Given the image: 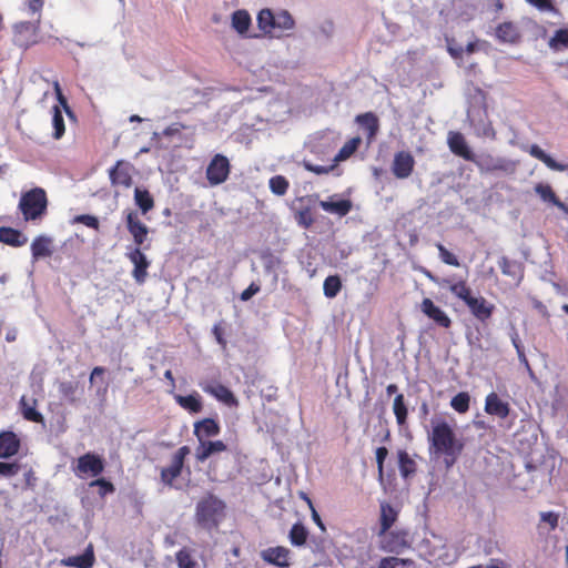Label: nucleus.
<instances>
[{
  "label": "nucleus",
  "mask_w": 568,
  "mask_h": 568,
  "mask_svg": "<svg viewBox=\"0 0 568 568\" xmlns=\"http://www.w3.org/2000/svg\"><path fill=\"white\" fill-rule=\"evenodd\" d=\"M429 442L436 454L444 455L447 467L456 463L464 448V444L457 439L452 426L444 419L433 420Z\"/></svg>",
  "instance_id": "obj_1"
},
{
  "label": "nucleus",
  "mask_w": 568,
  "mask_h": 568,
  "mask_svg": "<svg viewBox=\"0 0 568 568\" xmlns=\"http://www.w3.org/2000/svg\"><path fill=\"white\" fill-rule=\"evenodd\" d=\"M443 285L447 286L449 292L463 301L468 307L471 315L479 322H487L495 310V305L489 303L484 296H474L471 288L468 286L465 280L453 282L448 278L443 280Z\"/></svg>",
  "instance_id": "obj_2"
},
{
  "label": "nucleus",
  "mask_w": 568,
  "mask_h": 568,
  "mask_svg": "<svg viewBox=\"0 0 568 568\" xmlns=\"http://www.w3.org/2000/svg\"><path fill=\"white\" fill-rule=\"evenodd\" d=\"M225 503L212 493L202 497L195 507L194 519L199 527L211 531L216 529L225 516Z\"/></svg>",
  "instance_id": "obj_3"
},
{
  "label": "nucleus",
  "mask_w": 568,
  "mask_h": 568,
  "mask_svg": "<svg viewBox=\"0 0 568 568\" xmlns=\"http://www.w3.org/2000/svg\"><path fill=\"white\" fill-rule=\"evenodd\" d=\"M48 195L44 189L36 186L20 196L18 209L26 222L41 221L48 212Z\"/></svg>",
  "instance_id": "obj_4"
},
{
  "label": "nucleus",
  "mask_w": 568,
  "mask_h": 568,
  "mask_svg": "<svg viewBox=\"0 0 568 568\" xmlns=\"http://www.w3.org/2000/svg\"><path fill=\"white\" fill-rule=\"evenodd\" d=\"M480 173H504L513 174L516 171L517 163L513 160L496 156L491 153H481L479 155L474 154L471 160Z\"/></svg>",
  "instance_id": "obj_5"
},
{
  "label": "nucleus",
  "mask_w": 568,
  "mask_h": 568,
  "mask_svg": "<svg viewBox=\"0 0 568 568\" xmlns=\"http://www.w3.org/2000/svg\"><path fill=\"white\" fill-rule=\"evenodd\" d=\"M190 453L189 446H181L172 454L170 464L160 469V480L165 487H175L174 481L182 475L186 457Z\"/></svg>",
  "instance_id": "obj_6"
},
{
  "label": "nucleus",
  "mask_w": 568,
  "mask_h": 568,
  "mask_svg": "<svg viewBox=\"0 0 568 568\" xmlns=\"http://www.w3.org/2000/svg\"><path fill=\"white\" fill-rule=\"evenodd\" d=\"M379 537V548L386 552L399 555L410 547L409 534L404 529L388 530Z\"/></svg>",
  "instance_id": "obj_7"
},
{
  "label": "nucleus",
  "mask_w": 568,
  "mask_h": 568,
  "mask_svg": "<svg viewBox=\"0 0 568 568\" xmlns=\"http://www.w3.org/2000/svg\"><path fill=\"white\" fill-rule=\"evenodd\" d=\"M201 389L216 398L219 402L233 406L237 404L236 397L233 392L224 386L217 378H203L199 382Z\"/></svg>",
  "instance_id": "obj_8"
},
{
  "label": "nucleus",
  "mask_w": 568,
  "mask_h": 568,
  "mask_svg": "<svg viewBox=\"0 0 568 568\" xmlns=\"http://www.w3.org/2000/svg\"><path fill=\"white\" fill-rule=\"evenodd\" d=\"M231 165L223 154H215L206 168V179L211 185L225 182L230 175Z\"/></svg>",
  "instance_id": "obj_9"
},
{
  "label": "nucleus",
  "mask_w": 568,
  "mask_h": 568,
  "mask_svg": "<svg viewBox=\"0 0 568 568\" xmlns=\"http://www.w3.org/2000/svg\"><path fill=\"white\" fill-rule=\"evenodd\" d=\"M103 470L104 460L101 456L94 453H85L80 456L77 460V466L74 467V473L79 477H83L85 475L97 477L101 475Z\"/></svg>",
  "instance_id": "obj_10"
},
{
  "label": "nucleus",
  "mask_w": 568,
  "mask_h": 568,
  "mask_svg": "<svg viewBox=\"0 0 568 568\" xmlns=\"http://www.w3.org/2000/svg\"><path fill=\"white\" fill-rule=\"evenodd\" d=\"M37 24L30 21L19 22L13 28V42L19 48L28 49L37 43Z\"/></svg>",
  "instance_id": "obj_11"
},
{
  "label": "nucleus",
  "mask_w": 568,
  "mask_h": 568,
  "mask_svg": "<svg viewBox=\"0 0 568 568\" xmlns=\"http://www.w3.org/2000/svg\"><path fill=\"white\" fill-rule=\"evenodd\" d=\"M415 168V159L408 151H398L394 155L392 173L396 179L404 180L412 175Z\"/></svg>",
  "instance_id": "obj_12"
},
{
  "label": "nucleus",
  "mask_w": 568,
  "mask_h": 568,
  "mask_svg": "<svg viewBox=\"0 0 568 568\" xmlns=\"http://www.w3.org/2000/svg\"><path fill=\"white\" fill-rule=\"evenodd\" d=\"M126 257L133 264L132 277L138 284H143L148 277V268L151 265V262L148 260L145 254L140 250V247H134L130 252L126 253Z\"/></svg>",
  "instance_id": "obj_13"
},
{
  "label": "nucleus",
  "mask_w": 568,
  "mask_h": 568,
  "mask_svg": "<svg viewBox=\"0 0 568 568\" xmlns=\"http://www.w3.org/2000/svg\"><path fill=\"white\" fill-rule=\"evenodd\" d=\"M126 229L129 233L132 235L133 241L135 243V247H140L144 243L148 237L149 229L148 226L141 222L139 215L134 211H129L125 216Z\"/></svg>",
  "instance_id": "obj_14"
},
{
  "label": "nucleus",
  "mask_w": 568,
  "mask_h": 568,
  "mask_svg": "<svg viewBox=\"0 0 568 568\" xmlns=\"http://www.w3.org/2000/svg\"><path fill=\"white\" fill-rule=\"evenodd\" d=\"M291 551L284 546L268 547L261 551V558L273 566L287 568L290 562Z\"/></svg>",
  "instance_id": "obj_15"
},
{
  "label": "nucleus",
  "mask_w": 568,
  "mask_h": 568,
  "mask_svg": "<svg viewBox=\"0 0 568 568\" xmlns=\"http://www.w3.org/2000/svg\"><path fill=\"white\" fill-rule=\"evenodd\" d=\"M447 143H448L449 150L455 155H457L466 161H469V162L471 160H474L475 153L468 146L467 141H466L465 136L463 135V133L456 132V131H450L448 133Z\"/></svg>",
  "instance_id": "obj_16"
},
{
  "label": "nucleus",
  "mask_w": 568,
  "mask_h": 568,
  "mask_svg": "<svg viewBox=\"0 0 568 568\" xmlns=\"http://www.w3.org/2000/svg\"><path fill=\"white\" fill-rule=\"evenodd\" d=\"M109 179L112 185H121L130 187L132 185L131 165L130 163L119 160L109 170Z\"/></svg>",
  "instance_id": "obj_17"
},
{
  "label": "nucleus",
  "mask_w": 568,
  "mask_h": 568,
  "mask_svg": "<svg viewBox=\"0 0 568 568\" xmlns=\"http://www.w3.org/2000/svg\"><path fill=\"white\" fill-rule=\"evenodd\" d=\"M422 312L432 321H434L438 326L443 328H449L452 326L450 317L430 298H424L420 304Z\"/></svg>",
  "instance_id": "obj_18"
},
{
  "label": "nucleus",
  "mask_w": 568,
  "mask_h": 568,
  "mask_svg": "<svg viewBox=\"0 0 568 568\" xmlns=\"http://www.w3.org/2000/svg\"><path fill=\"white\" fill-rule=\"evenodd\" d=\"M21 446V442L17 434L11 430L0 433V458L8 459L17 455Z\"/></svg>",
  "instance_id": "obj_19"
},
{
  "label": "nucleus",
  "mask_w": 568,
  "mask_h": 568,
  "mask_svg": "<svg viewBox=\"0 0 568 568\" xmlns=\"http://www.w3.org/2000/svg\"><path fill=\"white\" fill-rule=\"evenodd\" d=\"M485 412L488 415L505 419L510 413V406L507 402L500 399L495 392H491L486 396Z\"/></svg>",
  "instance_id": "obj_20"
},
{
  "label": "nucleus",
  "mask_w": 568,
  "mask_h": 568,
  "mask_svg": "<svg viewBox=\"0 0 568 568\" xmlns=\"http://www.w3.org/2000/svg\"><path fill=\"white\" fill-rule=\"evenodd\" d=\"M221 426L213 418H204L194 423L193 434L199 443L206 440L210 437H215L220 434Z\"/></svg>",
  "instance_id": "obj_21"
},
{
  "label": "nucleus",
  "mask_w": 568,
  "mask_h": 568,
  "mask_svg": "<svg viewBox=\"0 0 568 568\" xmlns=\"http://www.w3.org/2000/svg\"><path fill=\"white\" fill-rule=\"evenodd\" d=\"M227 449L226 444L223 440H203L199 443L195 449V459L199 463H204L214 454L222 453Z\"/></svg>",
  "instance_id": "obj_22"
},
{
  "label": "nucleus",
  "mask_w": 568,
  "mask_h": 568,
  "mask_svg": "<svg viewBox=\"0 0 568 568\" xmlns=\"http://www.w3.org/2000/svg\"><path fill=\"white\" fill-rule=\"evenodd\" d=\"M95 564L93 545L89 544L83 554L70 556L62 560V565L75 568H92Z\"/></svg>",
  "instance_id": "obj_23"
},
{
  "label": "nucleus",
  "mask_w": 568,
  "mask_h": 568,
  "mask_svg": "<svg viewBox=\"0 0 568 568\" xmlns=\"http://www.w3.org/2000/svg\"><path fill=\"white\" fill-rule=\"evenodd\" d=\"M496 37L501 42L514 44L520 41L521 33L516 23L506 21L496 28Z\"/></svg>",
  "instance_id": "obj_24"
},
{
  "label": "nucleus",
  "mask_w": 568,
  "mask_h": 568,
  "mask_svg": "<svg viewBox=\"0 0 568 568\" xmlns=\"http://www.w3.org/2000/svg\"><path fill=\"white\" fill-rule=\"evenodd\" d=\"M0 242L12 247H20L27 244L28 237L19 230L1 226L0 227Z\"/></svg>",
  "instance_id": "obj_25"
},
{
  "label": "nucleus",
  "mask_w": 568,
  "mask_h": 568,
  "mask_svg": "<svg viewBox=\"0 0 568 568\" xmlns=\"http://www.w3.org/2000/svg\"><path fill=\"white\" fill-rule=\"evenodd\" d=\"M398 513L386 501L381 504L378 536L385 535L397 520Z\"/></svg>",
  "instance_id": "obj_26"
},
{
  "label": "nucleus",
  "mask_w": 568,
  "mask_h": 568,
  "mask_svg": "<svg viewBox=\"0 0 568 568\" xmlns=\"http://www.w3.org/2000/svg\"><path fill=\"white\" fill-rule=\"evenodd\" d=\"M529 154L541 161L548 169L554 171L564 172L568 170V164H562L554 160L549 154H547L539 145L532 144L529 148Z\"/></svg>",
  "instance_id": "obj_27"
},
{
  "label": "nucleus",
  "mask_w": 568,
  "mask_h": 568,
  "mask_svg": "<svg viewBox=\"0 0 568 568\" xmlns=\"http://www.w3.org/2000/svg\"><path fill=\"white\" fill-rule=\"evenodd\" d=\"M51 244L52 241L50 237L44 235L37 236L31 243L32 258L38 261L39 258L51 256Z\"/></svg>",
  "instance_id": "obj_28"
},
{
  "label": "nucleus",
  "mask_w": 568,
  "mask_h": 568,
  "mask_svg": "<svg viewBox=\"0 0 568 568\" xmlns=\"http://www.w3.org/2000/svg\"><path fill=\"white\" fill-rule=\"evenodd\" d=\"M174 399L183 409L191 414H199L203 409L201 396L196 392L186 396L174 395Z\"/></svg>",
  "instance_id": "obj_29"
},
{
  "label": "nucleus",
  "mask_w": 568,
  "mask_h": 568,
  "mask_svg": "<svg viewBox=\"0 0 568 568\" xmlns=\"http://www.w3.org/2000/svg\"><path fill=\"white\" fill-rule=\"evenodd\" d=\"M356 122L366 131L367 139L373 140L379 129L378 118L373 112H366L356 116Z\"/></svg>",
  "instance_id": "obj_30"
},
{
  "label": "nucleus",
  "mask_w": 568,
  "mask_h": 568,
  "mask_svg": "<svg viewBox=\"0 0 568 568\" xmlns=\"http://www.w3.org/2000/svg\"><path fill=\"white\" fill-rule=\"evenodd\" d=\"M320 206L328 213L336 214L338 216L347 215L352 210L351 200H338V201H320Z\"/></svg>",
  "instance_id": "obj_31"
},
{
  "label": "nucleus",
  "mask_w": 568,
  "mask_h": 568,
  "mask_svg": "<svg viewBox=\"0 0 568 568\" xmlns=\"http://www.w3.org/2000/svg\"><path fill=\"white\" fill-rule=\"evenodd\" d=\"M498 266L504 275L510 276L513 280L519 281L523 277L521 264L515 260L501 256Z\"/></svg>",
  "instance_id": "obj_32"
},
{
  "label": "nucleus",
  "mask_w": 568,
  "mask_h": 568,
  "mask_svg": "<svg viewBox=\"0 0 568 568\" xmlns=\"http://www.w3.org/2000/svg\"><path fill=\"white\" fill-rule=\"evenodd\" d=\"M294 26L295 21L288 11L281 10L276 13L274 12V33L278 32L277 37L285 31L293 30Z\"/></svg>",
  "instance_id": "obj_33"
},
{
  "label": "nucleus",
  "mask_w": 568,
  "mask_h": 568,
  "mask_svg": "<svg viewBox=\"0 0 568 568\" xmlns=\"http://www.w3.org/2000/svg\"><path fill=\"white\" fill-rule=\"evenodd\" d=\"M19 404H20L21 414L26 420L33 422V423H43L44 422L42 414L40 412H38L36 408V404H37L36 399L32 400V404H29V400L24 396H22Z\"/></svg>",
  "instance_id": "obj_34"
},
{
  "label": "nucleus",
  "mask_w": 568,
  "mask_h": 568,
  "mask_svg": "<svg viewBox=\"0 0 568 568\" xmlns=\"http://www.w3.org/2000/svg\"><path fill=\"white\" fill-rule=\"evenodd\" d=\"M134 202L141 210L142 214H146L154 207V199L146 189L135 187Z\"/></svg>",
  "instance_id": "obj_35"
},
{
  "label": "nucleus",
  "mask_w": 568,
  "mask_h": 568,
  "mask_svg": "<svg viewBox=\"0 0 568 568\" xmlns=\"http://www.w3.org/2000/svg\"><path fill=\"white\" fill-rule=\"evenodd\" d=\"M535 192L540 196L542 201L550 203L559 209L566 207L565 204L557 197L556 193L549 184H536Z\"/></svg>",
  "instance_id": "obj_36"
},
{
  "label": "nucleus",
  "mask_w": 568,
  "mask_h": 568,
  "mask_svg": "<svg viewBox=\"0 0 568 568\" xmlns=\"http://www.w3.org/2000/svg\"><path fill=\"white\" fill-rule=\"evenodd\" d=\"M251 17L246 10H236L232 14V28L240 34L248 31Z\"/></svg>",
  "instance_id": "obj_37"
},
{
  "label": "nucleus",
  "mask_w": 568,
  "mask_h": 568,
  "mask_svg": "<svg viewBox=\"0 0 568 568\" xmlns=\"http://www.w3.org/2000/svg\"><path fill=\"white\" fill-rule=\"evenodd\" d=\"M79 389L78 382L64 381L58 384V390L60 396L70 404L77 403V393Z\"/></svg>",
  "instance_id": "obj_38"
},
{
  "label": "nucleus",
  "mask_w": 568,
  "mask_h": 568,
  "mask_svg": "<svg viewBox=\"0 0 568 568\" xmlns=\"http://www.w3.org/2000/svg\"><path fill=\"white\" fill-rule=\"evenodd\" d=\"M393 412L396 417V423L399 426H404L407 423L408 408L406 406L405 397L403 394H397L395 396L393 403Z\"/></svg>",
  "instance_id": "obj_39"
},
{
  "label": "nucleus",
  "mask_w": 568,
  "mask_h": 568,
  "mask_svg": "<svg viewBox=\"0 0 568 568\" xmlns=\"http://www.w3.org/2000/svg\"><path fill=\"white\" fill-rule=\"evenodd\" d=\"M362 143L361 136H354L349 139L337 152L334 158V162H342L353 155Z\"/></svg>",
  "instance_id": "obj_40"
},
{
  "label": "nucleus",
  "mask_w": 568,
  "mask_h": 568,
  "mask_svg": "<svg viewBox=\"0 0 568 568\" xmlns=\"http://www.w3.org/2000/svg\"><path fill=\"white\" fill-rule=\"evenodd\" d=\"M308 537V531L301 523H295L288 534L290 541L293 546H304Z\"/></svg>",
  "instance_id": "obj_41"
},
{
  "label": "nucleus",
  "mask_w": 568,
  "mask_h": 568,
  "mask_svg": "<svg viewBox=\"0 0 568 568\" xmlns=\"http://www.w3.org/2000/svg\"><path fill=\"white\" fill-rule=\"evenodd\" d=\"M342 280L338 275H329L324 280L323 292L325 297L334 298L342 290Z\"/></svg>",
  "instance_id": "obj_42"
},
{
  "label": "nucleus",
  "mask_w": 568,
  "mask_h": 568,
  "mask_svg": "<svg viewBox=\"0 0 568 568\" xmlns=\"http://www.w3.org/2000/svg\"><path fill=\"white\" fill-rule=\"evenodd\" d=\"M398 467L400 475L404 478L409 477L412 474L416 471V463L414 459L405 450L398 452Z\"/></svg>",
  "instance_id": "obj_43"
},
{
  "label": "nucleus",
  "mask_w": 568,
  "mask_h": 568,
  "mask_svg": "<svg viewBox=\"0 0 568 568\" xmlns=\"http://www.w3.org/2000/svg\"><path fill=\"white\" fill-rule=\"evenodd\" d=\"M257 26L264 33H274V12L262 9L257 14Z\"/></svg>",
  "instance_id": "obj_44"
},
{
  "label": "nucleus",
  "mask_w": 568,
  "mask_h": 568,
  "mask_svg": "<svg viewBox=\"0 0 568 568\" xmlns=\"http://www.w3.org/2000/svg\"><path fill=\"white\" fill-rule=\"evenodd\" d=\"M470 396L466 392H460L455 395L450 400V406L459 414H465L469 410Z\"/></svg>",
  "instance_id": "obj_45"
},
{
  "label": "nucleus",
  "mask_w": 568,
  "mask_h": 568,
  "mask_svg": "<svg viewBox=\"0 0 568 568\" xmlns=\"http://www.w3.org/2000/svg\"><path fill=\"white\" fill-rule=\"evenodd\" d=\"M52 111H53L52 125L54 129L52 135L55 140H59L64 134V131H65L64 119H63L62 112L58 105H54Z\"/></svg>",
  "instance_id": "obj_46"
},
{
  "label": "nucleus",
  "mask_w": 568,
  "mask_h": 568,
  "mask_svg": "<svg viewBox=\"0 0 568 568\" xmlns=\"http://www.w3.org/2000/svg\"><path fill=\"white\" fill-rule=\"evenodd\" d=\"M268 185H270L271 191L275 195H278V196L286 194V192L290 187V183H288L287 179L283 175L272 176L268 181Z\"/></svg>",
  "instance_id": "obj_47"
},
{
  "label": "nucleus",
  "mask_w": 568,
  "mask_h": 568,
  "mask_svg": "<svg viewBox=\"0 0 568 568\" xmlns=\"http://www.w3.org/2000/svg\"><path fill=\"white\" fill-rule=\"evenodd\" d=\"M413 564L414 561L409 558L384 557L379 560L377 568H405Z\"/></svg>",
  "instance_id": "obj_48"
},
{
  "label": "nucleus",
  "mask_w": 568,
  "mask_h": 568,
  "mask_svg": "<svg viewBox=\"0 0 568 568\" xmlns=\"http://www.w3.org/2000/svg\"><path fill=\"white\" fill-rule=\"evenodd\" d=\"M549 47L556 51L568 49V29H559L549 40Z\"/></svg>",
  "instance_id": "obj_49"
},
{
  "label": "nucleus",
  "mask_w": 568,
  "mask_h": 568,
  "mask_svg": "<svg viewBox=\"0 0 568 568\" xmlns=\"http://www.w3.org/2000/svg\"><path fill=\"white\" fill-rule=\"evenodd\" d=\"M179 568H196V561L193 559L191 551L182 548L175 555Z\"/></svg>",
  "instance_id": "obj_50"
},
{
  "label": "nucleus",
  "mask_w": 568,
  "mask_h": 568,
  "mask_svg": "<svg viewBox=\"0 0 568 568\" xmlns=\"http://www.w3.org/2000/svg\"><path fill=\"white\" fill-rule=\"evenodd\" d=\"M295 220L300 226H303L304 229L311 227L315 219L312 214V211L310 207H302L295 213Z\"/></svg>",
  "instance_id": "obj_51"
},
{
  "label": "nucleus",
  "mask_w": 568,
  "mask_h": 568,
  "mask_svg": "<svg viewBox=\"0 0 568 568\" xmlns=\"http://www.w3.org/2000/svg\"><path fill=\"white\" fill-rule=\"evenodd\" d=\"M436 247L438 250V254L443 263L456 267L460 265L458 258L450 251H448L442 243H437Z\"/></svg>",
  "instance_id": "obj_52"
},
{
  "label": "nucleus",
  "mask_w": 568,
  "mask_h": 568,
  "mask_svg": "<svg viewBox=\"0 0 568 568\" xmlns=\"http://www.w3.org/2000/svg\"><path fill=\"white\" fill-rule=\"evenodd\" d=\"M375 455H376L378 480L382 483L384 480V463L388 456V449L384 446L378 447L375 452Z\"/></svg>",
  "instance_id": "obj_53"
},
{
  "label": "nucleus",
  "mask_w": 568,
  "mask_h": 568,
  "mask_svg": "<svg viewBox=\"0 0 568 568\" xmlns=\"http://www.w3.org/2000/svg\"><path fill=\"white\" fill-rule=\"evenodd\" d=\"M90 486H98L100 487V490H99V495L101 497H104L105 495L108 494H112L114 493L115 488H114V485L109 481L108 479L105 478H98V479H94L90 483Z\"/></svg>",
  "instance_id": "obj_54"
},
{
  "label": "nucleus",
  "mask_w": 568,
  "mask_h": 568,
  "mask_svg": "<svg viewBox=\"0 0 568 568\" xmlns=\"http://www.w3.org/2000/svg\"><path fill=\"white\" fill-rule=\"evenodd\" d=\"M21 465L18 462L4 463L0 462V476L12 477L20 471Z\"/></svg>",
  "instance_id": "obj_55"
},
{
  "label": "nucleus",
  "mask_w": 568,
  "mask_h": 568,
  "mask_svg": "<svg viewBox=\"0 0 568 568\" xmlns=\"http://www.w3.org/2000/svg\"><path fill=\"white\" fill-rule=\"evenodd\" d=\"M72 222L83 224L93 230H99V226H100L98 217H95L93 215H89V214L77 215V216H74Z\"/></svg>",
  "instance_id": "obj_56"
},
{
  "label": "nucleus",
  "mask_w": 568,
  "mask_h": 568,
  "mask_svg": "<svg viewBox=\"0 0 568 568\" xmlns=\"http://www.w3.org/2000/svg\"><path fill=\"white\" fill-rule=\"evenodd\" d=\"M303 166L306 171L315 173L317 175H323L329 173L334 169V164L325 166V165H317L313 164L311 162L304 161Z\"/></svg>",
  "instance_id": "obj_57"
},
{
  "label": "nucleus",
  "mask_w": 568,
  "mask_h": 568,
  "mask_svg": "<svg viewBox=\"0 0 568 568\" xmlns=\"http://www.w3.org/2000/svg\"><path fill=\"white\" fill-rule=\"evenodd\" d=\"M529 4L536 7L540 11H555L551 0H526Z\"/></svg>",
  "instance_id": "obj_58"
},
{
  "label": "nucleus",
  "mask_w": 568,
  "mask_h": 568,
  "mask_svg": "<svg viewBox=\"0 0 568 568\" xmlns=\"http://www.w3.org/2000/svg\"><path fill=\"white\" fill-rule=\"evenodd\" d=\"M540 519L544 523H547L551 530H554L558 526L559 516L556 513L547 511L540 514Z\"/></svg>",
  "instance_id": "obj_59"
},
{
  "label": "nucleus",
  "mask_w": 568,
  "mask_h": 568,
  "mask_svg": "<svg viewBox=\"0 0 568 568\" xmlns=\"http://www.w3.org/2000/svg\"><path fill=\"white\" fill-rule=\"evenodd\" d=\"M261 287L260 285L255 283H251L247 288H245L242 293L240 298L244 302L251 300L255 294L260 292Z\"/></svg>",
  "instance_id": "obj_60"
},
{
  "label": "nucleus",
  "mask_w": 568,
  "mask_h": 568,
  "mask_svg": "<svg viewBox=\"0 0 568 568\" xmlns=\"http://www.w3.org/2000/svg\"><path fill=\"white\" fill-rule=\"evenodd\" d=\"M54 89H55L57 98H58V101L60 102V104L63 106V109L65 110V112L68 114H72V111L68 104V101H67L65 97L63 95L58 82L54 83Z\"/></svg>",
  "instance_id": "obj_61"
},
{
  "label": "nucleus",
  "mask_w": 568,
  "mask_h": 568,
  "mask_svg": "<svg viewBox=\"0 0 568 568\" xmlns=\"http://www.w3.org/2000/svg\"><path fill=\"white\" fill-rule=\"evenodd\" d=\"M304 498H305V500L307 501V504H308V506H310V508H311V511H312V519L314 520V523H315V524H316V525H317L322 530H325V526H324V524H323V521H322V519H321V517H320L318 513H317V511H316V509L314 508L312 500H311L307 496H305Z\"/></svg>",
  "instance_id": "obj_62"
},
{
  "label": "nucleus",
  "mask_w": 568,
  "mask_h": 568,
  "mask_svg": "<svg viewBox=\"0 0 568 568\" xmlns=\"http://www.w3.org/2000/svg\"><path fill=\"white\" fill-rule=\"evenodd\" d=\"M213 335L216 339V342L222 346V347H225L226 346V339L224 338V335H223V328L221 326V324H215L213 326Z\"/></svg>",
  "instance_id": "obj_63"
},
{
  "label": "nucleus",
  "mask_w": 568,
  "mask_h": 568,
  "mask_svg": "<svg viewBox=\"0 0 568 568\" xmlns=\"http://www.w3.org/2000/svg\"><path fill=\"white\" fill-rule=\"evenodd\" d=\"M28 8L32 13L40 12L43 8V0H29Z\"/></svg>",
  "instance_id": "obj_64"
}]
</instances>
